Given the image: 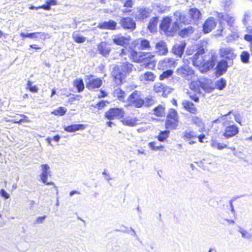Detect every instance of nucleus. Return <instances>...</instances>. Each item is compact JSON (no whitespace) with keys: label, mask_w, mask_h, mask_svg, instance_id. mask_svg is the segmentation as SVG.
<instances>
[{"label":"nucleus","mask_w":252,"mask_h":252,"mask_svg":"<svg viewBox=\"0 0 252 252\" xmlns=\"http://www.w3.org/2000/svg\"><path fill=\"white\" fill-rule=\"evenodd\" d=\"M204 53V48L203 47H199L191 60L192 64L199 67L202 72H206L213 68L215 66L217 58L216 56L212 54L203 56Z\"/></svg>","instance_id":"obj_1"},{"label":"nucleus","mask_w":252,"mask_h":252,"mask_svg":"<svg viewBox=\"0 0 252 252\" xmlns=\"http://www.w3.org/2000/svg\"><path fill=\"white\" fill-rule=\"evenodd\" d=\"M222 21L220 23L219 32L216 35H223L227 34L226 39L230 42L238 38L239 33L234 25V18L230 14H224L221 16Z\"/></svg>","instance_id":"obj_2"},{"label":"nucleus","mask_w":252,"mask_h":252,"mask_svg":"<svg viewBox=\"0 0 252 252\" xmlns=\"http://www.w3.org/2000/svg\"><path fill=\"white\" fill-rule=\"evenodd\" d=\"M133 68V65L128 62L123 63L121 65L114 67L112 72V76L115 79V83L120 85L125 79V74L130 73Z\"/></svg>","instance_id":"obj_3"},{"label":"nucleus","mask_w":252,"mask_h":252,"mask_svg":"<svg viewBox=\"0 0 252 252\" xmlns=\"http://www.w3.org/2000/svg\"><path fill=\"white\" fill-rule=\"evenodd\" d=\"M128 56L130 59L135 62L139 63L144 62L148 64L150 63L151 58H153L154 56L151 53H137L135 51H132Z\"/></svg>","instance_id":"obj_4"},{"label":"nucleus","mask_w":252,"mask_h":252,"mask_svg":"<svg viewBox=\"0 0 252 252\" xmlns=\"http://www.w3.org/2000/svg\"><path fill=\"white\" fill-rule=\"evenodd\" d=\"M173 20L169 17L165 18L160 25L161 30L163 31L167 34L172 35L173 33L179 29V25L176 21L172 23V28L171 29L169 28L171 25V22Z\"/></svg>","instance_id":"obj_5"},{"label":"nucleus","mask_w":252,"mask_h":252,"mask_svg":"<svg viewBox=\"0 0 252 252\" xmlns=\"http://www.w3.org/2000/svg\"><path fill=\"white\" fill-rule=\"evenodd\" d=\"M86 88L90 90L99 88L102 84L101 79L94 78L93 76H86Z\"/></svg>","instance_id":"obj_6"},{"label":"nucleus","mask_w":252,"mask_h":252,"mask_svg":"<svg viewBox=\"0 0 252 252\" xmlns=\"http://www.w3.org/2000/svg\"><path fill=\"white\" fill-rule=\"evenodd\" d=\"M125 112L124 110L118 108L110 109L105 113V117L109 120L119 119L123 118Z\"/></svg>","instance_id":"obj_7"},{"label":"nucleus","mask_w":252,"mask_h":252,"mask_svg":"<svg viewBox=\"0 0 252 252\" xmlns=\"http://www.w3.org/2000/svg\"><path fill=\"white\" fill-rule=\"evenodd\" d=\"M128 102L130 105L139 108L143 105V101L140 97V93L135 91L128 98Z\"/></svg>","instance_id":"obj_8"},{"label":"nucleus","mask_w":252,"mask_h":252,"mask_svg":"<svg viewBox=\"0 0 252 252\" xmlns=\"http://www.w3.org/2000/svg\"><path fill=\"white\" fill-rule=\"evenodd\" d=\"M178 74L185 78L186 79L189 80L192 79L194 74V71L189 66L185 65L179 68L177 70Z\"/></svg>","instance_id":"obj_9"},{"label":"nucleus","mask_w":252,"mask_h":252,"mask_svg":"<svg viewBox=\"0 0 252 252\" xmlns=\"http://www.w3.org/2000/svg\"><path fill=\"white\" fill-rule=\"evenodd\" d=\"M173 18L177 23L180 22L185 24H192L189 14H186L184 12L176 11L174 13Z\"/></svg>","instance_id":"obj_10"},{"label":"nucleus","mask_w":252,"mask_h":252,"mask_svg":"<svg viewBox=\"0 0 252 252\" xmlns=\"http://www.w3.org/2000/svg\"><path fill=\"white\" fill-rule=\"evenodd\" d=\"M177 63L173 58H165L163 60L160 61L158 65V68L159 69H166L175 67Z\"/></svg>","instance_id":"obj_11"},{"label":"nucleus","mask_w":252,"mask_h":252,"mask_svg":"<svg viewBox=\"0 0 252 252\" xmlns=\"http://www.w3.org/2000/svg\"><path fill=\"white\" fill-rule=\"evenodd\" d=\"M217 22L214 18L209 17L205 21L203 26V31L205 33L211 32L216 26Z\"/></svg>","instance_id":"obj_12"},{"label":"nucleus","mask_w":252,"mask_h":252,"mask_svg":"<svg viewBox=\"0 0 252 252\" xmlns=\"http://www.w3.org/2000/svg\"><path fill=\"white\" fill-rule=\"evenodd\" d=\"M112 38L114 43L120 46L127 44L130 41L129 36H124L122 34L114 35L112 36Z\"/></svg>","instance_id":"obj_13"},{"label":"nucleus","mask_w":252,"mask_h":252,"mask_svg":"<svg viewBox=\"0 0 252 252\" xmlns=\"http://www.w3.org/2000/svg\"><path fill=\"white\" fill-rule=\"evenodd\" d=\"M150 12L149 9L144 8H138L134 12L135 19L142 20L149 16Z\"/></svg>","instance_id":"obj_14"},{"label":"nucleus","mask_w":252,"mask_h":252,"mask_svg":"<svg viewBox=\"0 0 252 252\" xmlns=\"http://www.w3.org/2000/svg\"><path fill=\"white\" fill-rule=\"evenodd\" d=\"M220 56L223 58L233 60L236 57L234 50L229 47H222L220 49Z\"/></svg>","instance_id":"obj_15"},{"label":"nucleus","mask_w":252,"mask_h":252,"mask_svg":"<svg viewBox=\"0 0 252 252\" xmlns=\"http://www.w3.org/2000/svg\"><path fill=\"white\" fill-rule=\"evenodd\" d=\"M41 173L40 175L41 180L43 183H46L48 176H51L50 166L46 164H42L40 166Z\"/></svg>","instance_id":"obj_16"},{"label":"nucleus","mask_w":252,"mask_h":252,"mask_svg":"<svg viewBox=\"0 0 252 252\" xmlns=\"http://www.w3.org/2000/svg\"><path fill=\"white\" fill-rule=\"evenodd\" d=\"M238 132L239 129L236 126L230 125L225 127L223 135L226 138H229L235 135Z\"/></svg>","instance_id":"obj_17"},{"label":"nucleus","mask_w":252,"mask_h":252,"mask_svg":"<svg viewBox=\"0 0 252 252\" xmlns=\"http://www.w3.org/2000/svg\"><path fill=\"white\" fill-rule=\"evenodd\" d=\"M189 14L191 18L192 23H196L201 18V13L200 11L196 8L189 9Z\"/></svg>","instance_id":"obj_18"},{"label":"nucleus","mask_w":252,"mask_h":252,"mask_svg":"<svg viewBox=\"0 0 252 252\" xmlns=\"http://www.w3.org/2000/svg\"><path fill=\"white\" fill-rule=\"evenodd\" d=\"M120 24L125 29L133 30L135 28V23L130 18H124L121 20Z\"/></svg>","instance_id":"obj_19"},{"label":"nucleus","mask_w":252,"mask_h":252,"mask_svg":"<svg viewBox=\"0 0 252 252\" xmlns=\"http://www.w3.org/2000/svg\"><path fill=\"white\" fill-rule=\"evenodd\" d=\"M20 36L22 37H29L30 38H40L41 39H45L47 36V34L44 32H33L27 33L21 32L20 33Z\"/></svg>","instance_id":"obj_20"},{"label":"nucleus","mask_w":252,"mask_h":252,"mask_svg":"<svg viewBox=\"0 0 252 252\" xmlns=\"http://www.w3.org/2000/svg\"><path fill=\"white\" fill-rule=\"evenodd\" d=\"M98 50L100 54L106 56L109 54L111 48L106 42H102L97 46Z\"/></svg>","instance_id":"obj_21"},{"label":"nucleus","mask_w":252,"mask_h":252,"mask_svg":"<svg viewBox=\"0 0 252 252\" xmlns=\"http://www.w3.org/2000/svg\"><path fill=\"white\" fill-rule=\"evenodd\" d=\"M117 23L113 20L99 23L97 27L101 29L114 30L116 29Z\"/></svg>","instance_id":"obj_22"},{"label":"nucleus","mask_w":252,"mask_h":252,"mask_svg":"<svg viewBox=\"0 0 252 252\" xmlns=\"http://www.w3.org/2000/svg\"><path fill=\"white\" fill-rule=\"evenodd\" d=\"M139 120L136 118H132L130 116H127L123 118L121 120L122 123L126 126H134L139 124Z\"/></svg>","instance_id":"obj_23"},{"label":"nucleus","mask_w":252,"mask_h":252,"mask_svg":"<svg viewBox=\"0 0 252 252\" xmlns=\"http://www.w3.org/2000/svg\"><path fill=\"white\" fill-rule=\"evenodd\" d=\"M156 52L160 55H165L168 52V49L165 42L160 41L156 45Z\"/></svg>","instance_id":"obj_24"},{"label":"nucleus","mask_w":252,"mask_h":252,"mask_svg":"<svg viewBox=\"0 0 252 252\" xmlns=\"http://www.w3.org/2000/svg\"><path fill=\"white\" fill-rule=\"evenodd\" d=\"M182 104L184 108L190 113L193 114L197 113V109L193 103L188 100H184L183 101Z\"/></svg>","instance_id":"obj_25"},{"label":"nucleus","mask_w":252,"mask_h":252,"mask_svg":"<svg viewBox=\"0 0 252 252\" xmlns=\"http://www.w3.org/2000/svg\"><path fill=\"white\" fill-rule=\"evenodd\" d=\"M186 46L184 42H182L179 44H175L173 48V53L181 57L184 52V50Z\"/></svg>","instance_id":"obj_26"},{"label":"nucleus","mask_w":252,"mask_h":252,"mask_svg":"<svg viewBox=\"0 0 252 252\" xmlns=\"http://www.w3.org/2000/svg\"><path fill=\"white\" fill-rule=\"evenodd\" d=\"M156 75L151 71H147L144 74H141L140 77V80L141 81H154L156 78Z\"/></svg>","instance_id":"obj_27"},{"label":"nucleus","mask_w":252,"mask_h":252,"mask_svg":"<svg viewBox=\"0 0 252 252\" xmlns=\"http://www.w3.org/2000/svg\"><path fill=\"white\" fill-rule=\"evenodd\" d=\"M227 63L225 61H221L219 62L217 65V72L219 75H222L224 73L227 68Z\"/></svg>","instance_id":"obj_28"},{"label":"nucleus","mask_w":252,"mask_h":252,"mask_svg":"<svg viewBox=\"0 0 252 252\" xmlns=\"http://www.w3.org/2000/svg\"><path fill=\"white\" fill-rule=\"evenodd\" d=\"M85 126L83 124H75L67 126H65L64 129L65 131L72 132L80 129H84Z\"/></svg>","instance_id":"obj_29"},{"label":"nucleus","mask_w":252,"mask_h":252,"mask_svg":"<svg viewBox=\"0 0 252 252\" xmlns=\"http://www.w3.org/2000/svg\"><path fill=\"white\" fill-rule=\"evenodd\" d=\"M124 4V8L122 9L124 13H127L131 11V8L133 7V2L132 0H121Z\"/></svg>","instance_id":"obj_30"},{"label":"nucleus","mask_w":252,"mask_h":252,"mask_svg":"<svg viewBox=\"0 0 252 252\" xmlns=\"http://www.w3.org/2000/svg\"><path fill=\"white\" fill-rule=\"evenodd\" d=\"M178 124V120L177 119H167L165 124L166 128L174 129L176 128Z\"/></svg>","instance_id":"obj_31"},{"label":"nucleus","mask_w":252,"mask_h":252,"mask_svg":"<svg viewBox=\"0 0 252 252\" xmlns=\"http://www.w3.org/2000/svg\"><path fill=\"white\" fill-rule=\"evenodd\" d=\"M197 137V134L196 132L187 129L184 132V136L183 137L186 139H191L196 138Z\"/></svg>","instance_id":"obj_32"},{"label":"nucleus","mask_w":252,"mask_h":252,"mask_svg":"<svg viewBox=\"0 0 252 252\" xmlns=\"http://www.w3.org/2000/svg\"><path fill=\"white\" fill-rule=\"evenodd\" d=\"M154 114L158 117L164 116L165 114V107L162 105H158L154 108Z\"/></svg>","instance_id":"obj_33"},{"label":"nucleus","mask_w":252,"mask_h":252,"mask_svg":"<svg viewBox=\"0 0 252 252\" xmlns=\"http://www.w3.org/2000/svg\"><path fill=\"white\" fill-rule=\"evenodd\" d=\"M72 37L74 40L78 43H83L86 41V37L82 36L78 32H74L72 34Z\"/></svg>","instance_id":"obj_34"},{"label":"nucleus","mask_w":252,"mask_h":252,"mask_svg":"<svg viewBox=\"0 0 252 252\" xmlns=\"http://www.w3.org/2000/svg\"><path fill=\"white\" fill-rule=\"evenodd\" d=\"M193 28L191 26H189L185 28L180 32V35L184 37L193 32Z\"/></svg>","instance_id":"obj_35"},{"label":"nucleus","mask_w":252,"mask_h":252,"mask_svg":"<svg viewBox=\"0 0 252 252\" xmlns=\"http://www.w3.org/2000/svg\"><path fill=\"white\" fill-rule=\"evenodd\" d=\"M158 19L157 17L152 18L150 21L148 29L151 32H154L156 30V27L158 24Z\"/></svg>","instance_id":"obj_36"},{"label":"nucleus","mask_w":252,"mask_h":252,"mask_svg":"<svg viewBox=\"0 0 252 252\" xmlns=\"http://www.w3.org/2000/svg\"><path fill=\"white\" fill-rule=\"evenodd\" d=\"M114 96H116L119 100L123 101L125 98V93L121 89L117 88L113 92Z\"/></svg>","instance_id":"obj_37"},{"label":"nucleus","mask_w":252,"mask_h":252,"mask_svg":"<svg viewBox=\"0 0 252 252\" xmlns=\"http://www.w3.org/2000/svg\"><path fill=\"white\" fill-rule=\"evenodd\" d=\"M211 146L212 147L217 148L218 150H222L224 148H227L226 145L219 143L217 141L214 140H212L211 141Z\"/></svg>","instance_id":"obj_38"},{"label":"nucleus","mask_w":252,"mask_h":252,"mask_svg":"<svg viewBox=\"0 0 252 252\" xmlns=\"http://www.w3.org/2000/svg\"><path fill=\"white\" fill-rule=\"evenodd\" d=\"M57 4V1L56 0H46V4L40 6L43 9L49 10L51 9V6L53 5H56Z\"/></svg>","instance_id":"obj_39"},{"label":"nucleus","mask_w":252,"mask_h":252,"mask_svg":"<svg viewBox=\"0 0 252 252\" xmlns=\"http://www.w3.org/2000/svg\"><path fill=\"white\" fill-rule=\"evenodd\" d=\"M74 85L77 88L78 92H82L84 89V85L82 79H78L74 81Z\"/></svg>","instance_id":"obj_40"},{"label":"nucleus","mask_w":252,"mask_h":252,"mask_svg":"<svg viewBox=\"0 0 252 252\" xmlns=\"http://www.w3.org/2000/svg\"><path fill=\"white\" fill-rule=\"evenodd\" d=\"M166 86L159 82H157L155 84L154 89L156 93H161L165 91Z\"/></svg>","instance_id":"obj_41"},{"label":"nucleus","mask_w":252,"mask_h":252,"mask_svg":"<svg viewBox=\"0 0 252 252\" xmlns=\"http://www.w3.org/2000/svg\"><path fill=\"white\" fill-rule=\"evenodd\" d=\"M143 105L149 106L153 105L155 103V100L152 96H148L144 99H143Z\"/></svg>","instance_id":"obj_42"},{"label":"nucleus","mask_w":252,"mask_h":252,"mask_svg":"<svg viewBox=\"0 0 252 252\" xmlns=\"http://www.w3.org/2000/svg\"><path fill=\"white\" fill-rule=\"evenodd\" d=\"M241 61L244 63H248L249 62L250 54L248 52L243 51L240 55Z\"/></svg>","instance_id":"obj_43"},{"label":"nucleus","mask_w":252,"mask_h":252,"mask_svg":"<svg viewBox=\"0 0 252 252\" xmlns=\"http://www.w3.org/2000/svg\"><path fill=\"white\" fill-rule=\"evenodd\" d=\"M67 111V109L63 107H58L52 112V114L55 115L63 116Z\"/></svg>","instance_id":"obj_44"},{"label":"nucleus","mask_w":252,"mask_h":252,"mask_svg":"<svg viewBox=\"0 0 252 252\" xmlns=\"http://www.w3.org/2000/svg\"><path fill=\"white\" fill-rule=\"evenodd\" d=\"M215 86L217 89L222 90L226 86V81L222 78L219 79L215 82Z\"/></svg>","instance_id":"obj_45"},{"label":"nucleus","mask_w":252,"mask_h":252,"mask_svg":"<svg viewBox=\"0 0 252 252\" xmlns=\"http://www.w3.org/2000/svg\"><path fill=\"white\" fill-rule=\"evenodd\" d=\"M173 71L171 69L167 70L164 71L159 76V79L160 80H163L165 79H167L170 76H171L173 74Z\"/></svg>","instance_id":"obj_46"},{"label":"nucleus","mask_w":252,"mask_h":252,"mask_svg":"<svg viewBox=\"0 0 252 252\" xmlns=\"http://www.w3.org/2000/svg\"><path fill=\"white\" fill-rule=\"evenodd\" d=\"M199 85L200 84L198 82L193 81L190 84L189 88L191 90L193 91L194 93H199Z\"/></svg>","instance_id":"obj_47"},{"label":"nucleus","mask_w":252,"mask_h":252,"mask_svg":"<svg viewBox=\"0 0 252 252\" xmlns=\"http://www.w3.org/2000/svg\"><path fill=\"white\" fill-rule=\"evenodd\" d=\"M150 45L149 41L146 39L140 40V48L142 50L149 49Z\"/></svg>","instance_id":"obj_48"},{"label":"nucleus","mask_w":252,"mask_h":252,"mask_svg":"<svg viewBox=\"0 0 252 252\" xmlns=\"http://www.w3.org/2000/svg\"><path fill=\"white\" fill-rule=\"evenodd\" d=\"M238 232L241 234L242 237L243 238L249 239L252 237V234L242 228L239 229Z\"/></svg>","instance_id":"obj_49"},{"label":"nucleus","mask_w":252,"mask_h":252,"mask_svg":"<svg viewBox=\"0 0 252 252\" xmlns=\"http://www.w3.org/2000/svg\"><path fill=\"white\" fill-rule=\"evenodd\" d=\"M169 133V131L168 130L161 131L158 137V140L159 141H164L168 137Z\"/></svg>","instance_id":"obj_50"},{"label":"nucleus","mask_w":252,"mask_h":252,"mask_svg":"<svg viewBox=\"0 0 252 252\" xmlns=\"http://www.w3.org/2000/svg\"><path fill=\"white\" fill-rule=\"evenodd\" d=\"M177 119L178 120V116L176 111L173 109H170L169 111V113L167 116V119Z\"/></svg>","instance_id":"obj_51"},{"label":"nucleus","mask_w":252,"mask_h":252,"mask_svg":"<svg viewBox=\"0 0 252 252\" xmlns=\"http://www.w3.org/2000/svg\"><path fill=\"white\" fill-rule=\"evenodd\" d=\"M149 146L152 150L154 151H157L163 148V146L161 144L157 145L156 142H150L149 143Z\"/></svg>","instance_id":"obj_52"},{"label":"nucleus","mask_w":252,"mask_h":252,"mask_svg":"<svg viewBox=\"0 0 252 252\" xmlns=\"http://www.w3.org/2000/svg\"><path fill=\"white\" fill-rule=\"evenodd\" d=\"M27 88L32 93H36L38 91V88L36 86H32V82L29 81L27 84Z\"/></svg>","instance_id":"obj_53"},{"label":"nucleus","mask_w":252,"mask_h":252,"mask_svg":"<svg viewBox=\"0 0 252 252\" xmlns=\"http://www.w3.org/2000/svg\"><path fill=\"white\" fill-rule=\"evenodd\" d=\"M251 15L249 12L246 13L244 15V18L243 19V22L245 26L249 24V22L251 21Z\"/></svg>","instance_id":"obj_54"},{"label":"nucleus","mask_w":252,"mask_h":252,"mask_svg":"<svg viewBox=\"0 0 252 252\" xmlns=\"http://www.w3.org/2000/svg\"><path fill=\"white\" fill-rule=\"evenodd\" d=\"M192 122L199 126H202V121H201V120L198 117H196V116H193L192 118Z\"/></svg>","instance_id":"obj_55"},{"label":"nucleus","mask_w":252,"mask_h":252,"mask_svg":"<svg viewBox=\"0 0 252 252\" xmlns=\"http://www.w3.org/2000/svg\"><path fill=\"white\" fill-rule=\"evenodd\" d=\"M0 195L5 199H8L10 197L9 194L5 191L4 189H1L0 190Z\"/></svg>","instance_id":"obj_56"},{"label":"nucleus","mask_w":252,"mask_h":252,"mask_svg":"<svg viewBox=\"0 0 252 252\" xmlns=\"http://www.w3.org/2000/svg\"><path fill=\"white\" fill-rule=\"evenodd\" d=\"M106 102H106V101H101L97 103L96 104V106H95V107L98 108V109H101L105 105V103Z\"/></svg>","instance_id":"obj_57"},{"label":"nucleus","mask_w":252,"mask_h":252,"mask_svg":"<svg viewBox=\"0 0 252 252\" xmlns=\"http://www.w3.org/2000/svg\"><path fill=\"white\" fill-rule=\"evenodd\" d=\"M46 218V216L39 217L37 218V219L35 220V224H39L43 222L44 220Z\"/></svg>","instance_id":"obj_58"},{"label":"nucleus","mask_w":252,"mask_h":252,"mask_svg":"<svg viewBox=\"0 0 252 252\" xmlns=\"http://www.w3.org/2000/svg\"><path fill=\"white\" fill-rule=\"evenodd\" d=\"M103 175L105 176V179L107 180H111L112 178L111 177V176L107 173V172L104 170L103 172L102 173Z\"/></svg>","instance_id":"obj_59"},{"label":"nucleus","mask_w":252,"mask_h":252,"mask_svg":"<svg viewBox=\"0 0 252 252\" xmlns=\"http://www.w3.org/2000/svg\"><path fill=\"white\" fill-rule=\"evenodd\" d=\"M201 87L207 92H210L211 91L214 89L212 87H205L203 84L201 85Z\"/></svg>","instance_id":"obj_60"},{"label":"nucleus","mask_w":252,"mask_h":252,"mask_svg":"<svg viewBox=\"0 0 252 252\" xmlns=\"http://www.w3.org/2000/svg\"><path fill=\"white\" fill-rule=\"evenodd\" d=\"M137 153V155H139L140 154H141V155H145V150L144 149H143L142 148L139 149H138L136 150Z\"/></svg>","instance_id":"obj_61"},{"label":"nucleus","mask_w":252,"mask_h":252,"mask_svg":"<svg viewBox=\"0 0 252 252\" xmlns=\"http://www.w3.org/2000/svg\"><path fill=\"white\" fill-rule=\"evenodd\" d=\"M244 39L248 41L252 42V35L246 34Z\"/></svg>","instance_id":"obj_62"},{"label":"nucleus","mask_w":252,"mask_h":252,"mask_svg":"<svg viewBox=\"0 0 252 252\" xmlns=\"http://www.w3.org/2000/svg\"><path fill=\"white\" fill-rule=\"evenodd\" d=\"M190 97L195 102H198L199 100V98L196 94L190 95Z\"/></svg>","instance_id":"obj_63"},{"label":"nucleus","mask_w":252,"mask_h":252,"mask_svg":"<svg viewBox=\"0 0 252 252\" xmlns=\"http://www.w3.org/2000/svg\"><path fill=\"white\" fill-rule=\"evenodd\" d=\"M197 137H198L199 141L200 143H203L204 142L203 141V139L205 137V136L204 134H202L197 136Z\"/></svg>","instance_id":"obj_64"}]
</instances>
